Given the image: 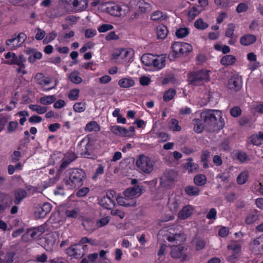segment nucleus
<instances>
[{
  "instance_id": "34",
  "label": "nucleus",
  "mask_w": 263,
  "mask_h": 263,
  "mask_svg": "<svg viewBox=\"0 0 263 263\" xmlns=\"http://www.w3.org/2000/svg\"><path fill=\"white\" fill-rule=\"evenodd\" d=\"M56 100V98L54 96H45L40 98V101L41 103L44 105L51 104Z\"/></svg>"
},
{
  "instance_id": "15",
  "label": "nucleus",
  "mask_w": 263,
  "mask_h": 263,
  "mask_svg": "<svg viewBox=\"0 0 263 263\" xmlns=\"http://www.w3.org/2000/svg\"><path fill=\"white\" fill-rule=\"evenodd\" d=\"M27 192L26 190L22 189H18L14 192V202L15 204H18L23 199L27 196Z\"/></svg>"
},
{
  "instance_id": "4",
  "label": "nucleus",
  "mask_w": 263,
  "mask_h": 263,
  "mask_svg": "<svg viewBox=\"0 0 263 263\" xmlns=\"http://www.w3.org/2000/svg\"><path fill=\"white\" fill-rule=\"evenodd\" d=\"M136 166L145 173L149 174L153 170V165L150 159L144 155H140L136 162Z\"/></svg>"
},
{
  "instance_id": "16",
  "label": "nucleus",
  "mask_w": 263,
  "mask_h": 263,
  "mask_svg": "<svg viewBox=\"0 0 263 263\" xmlns=\"http://www.w3.org/2000/svg\"><path fill=\"white\" fill-rule=\"evenodd\" d=\"M99 203L101 206L107 209H111L114 205V200L108 195L103 197Z\"/></svg>"
},
{
  "instance_id": "18",
  "label": "nucleus",
  "mask_w": 263,
  "mask_h": 263,
  "mask_svg": "<svg viewBox=\"0 0 263 263\" xmlns=\"http://www.w3.org/2000/svg\"><path fill=\"white\" fill-rule=\"evenodd\" d=\"M193 213V209L190 205H186L179 212L178 217L180 219H185Z\"/></svg>"
},
{
  "instance_id": "10",
  "label": "nucleus",
  "mask_w": 263,
  "mask_h": 263,
  "mask_svg": "<svg viewBox=\"0 0 263 263\" xmlns=\"http://www.w3.org/2000/svg\"><path fill=\"white\" fill-rule=\"evenodd\" d=\"M45 231V226L41 225L38 227L28 229L26 234L30 235L32 238H36L40 237Z\"/></svg>"
},
{
  "instance_id": "37",
  "label": "nucleus",
  "mask_w": 263,
  "mask_h": 263,
  "mask_svg": "<svg viewBox=\"0 0 263 263\" xmlns=\"http://www.w3.org/2000/svg\"><path fill=\"white\" fill-rule=\"evenodd\" d=\"M13 36L16 41V45H21L27 39L26 35L23 32H21L17 36L15 34H14Z\"/></svg>"
},
{
  "instance_id": "57",
  "label": "nucleus",
  "mask_w": 263,
  "mask_h": 263,
  "mask_svg": "<svg viewBox=\"0 0 263 263\" xmlns=\"http://www.w3.org/2000/svg\"><path fill=\"white\" fill-rule=\"evenodd\" d=\"M241 110L240 108L238 106H235L232 108L230 110L231 115L234 117H238L240 115Z\"/></svg>"
},
{
  "instance_id": "54",
  "label": "nucleus",
  "mask_w": 263,
  "mask_h": 263,
  "mask_svg": "<svg viewBox=\"0 0 263 263\" xmlns=\"http://www.w3.org/2000/svg\"><path fill=\"white\" fill-rule=\"evenodd\" d=\"M77 158L76 155L72 152H68L65 155L64 159L70 163Z\"/></svg>"
},
{
  "instance_id": "33",
  "label": "nucleus",
  "mask_w": 263,
  "mask_h": 263,
  "mask_svg": "<svg viewBox=\"0 0 263 263\" xmlns=\"http://www.w3.org/2000/svg\"><path fill=\"white\" fill-rule=\"evenodd\" d=\"M29 108L34 111H36L39 114H43L46 112L47 110V107H43L38 105L31 104L29 106Z\"/></svg>"
},
{
  "instance_id": "12",
  "label": "nucleus",
  "mask_w": 263,
  "mask_h": 263,
  "mask_svg": "<svg viewBox=\"0 0 263 263\" xmlns=\"http://www.w3.org/2000/svg\"><path fill=\"white\" fill-rule=\"evenodd\" d=\"M182 45V42H175L172 45L173 52L168 55V58L170 61H173L176 58L178 57V53L180 54Z\"/></svg>"
},
{
  "instance_id": "31",
  "label": "nucleus",
  "mask_w": 263,
  "mask_h": 263,
  "mask_svg": "<svg viewBox=\"0 0 263 263\" xmlns=\"http://www.w3.org/2000/svg\"><path fill=\"white\" fill-rule=\"evenodd\" d=\"M134 81L132 79L123 78L119 80V85L123 88H128L134 85Z\"/></svg>"
},
{
  "instance_id": "7",
  "label": "nucleus",
  "mask_w": 263,
  "mask_h": 263,
  "mask_svg": "<svg viewBox=\"0 0 263 263\" xmlns=\"http://www.w3.org/2000/svg\"><path fill=\"white\" fill-rule=\"evenodd\" d=\"M69 5H72L74 9L81 11L85 9L88 6L87 0H65Z\"/></svg>"
},
{
  "instance_id": "3",
  "label": "nucleus",
  "mask_w": 263,
  "mask_h": 263,
  "mask_svg": "<svg viewBox=\"0 0 263 263\" xmlns=\"http://www.w3.org/2000/svg\"><path fill=\"white\" fill-rule=\"evenodd\" d=\"M209 77L208 70H201L189 73L188 81L190 84L197 85L198 83L203 80H209Z\"/></svg>"
},
{
  "instance_id": "61",
  "label": "nucleus",
  "mask_w": 263,
  "mask_h": 263,
  "mask_svg": "<svg viewBox=\"0 0 263 263\" xmlns=\"http://www.w3.org/2000/svg\"><path fill=\"white\" fill-rule=\"evenodd\" d=\"M36 30L37 32L35 35V39L39 41L42 40L45 35V31L39 28H37Z\"/></svg>"
},
{
  "instance_id": "27",
  "label": "nucleus",
  "mask_w": 263,
  "mask_h": 263,
  "mask_svg": "<svg viewBox=\"0 0 263 263\" xmlns=\"http://www.w3.org/2000/svg\"><path fill=\"white\" fill-rule=\"evenodd\" d=\"M154 55L152 54H144L141 58V61L145 65L149 66L152 65Z\"/></svg>"
},
{
  "instance_id": "26",
  "label": "nucleus",
  "mask_w": 263,
  "mask_h": 263,
  "mask_svg": "<svg viewBox=\"0 0 263 263\" xmlns=\"http://www.w3.org/2000/svg\"><path fill=\"white\" fill-rule=\"evenodd\" d=\"M257 212L256 210L251 212L246 219V222L248 224H250L257 220L258 219Z\"/></svg>"
},
{
  "instance_id": "39",
  "label": "nucleus",
  "mask_w": 263,
  "mask_h": 263,
  "mask_svg": "<svg viewBox=\"0 0 263 263\" xmlns=\"http://www.w3.org/2000/svg\"><path fill=\"white\" fill-rule=\"evenodd\" d=\"M15 255V253L13 252H9L6 253L5 258L3 260L1 258L2 263H12L13 261V257Z\"/></svg>"
},
{
  "instance_id": "24",
  "label": "nucleus",
  "mask_w": 263,
  "mask_h": 263,
  "mask_svg": "<svg viewBox=\"0 0 263 263\" xmlns=\"http://www.w3.org/2000/svg\"><path fill=\"white\" fill-rule=\"evenodd\" d=\"M193 160L192 158H189L187 159L188 162L184 164V167L190 173L196 171L198 168V164L193 162Z\"/></svg>"
},
{
  "instance_id": "30",
  "label": "nucleus",
  "mask_w": 263,
  "mask_h": 263,
  "mask_svg": "<svg viewBox=\"0 0 263 263\" xmlns=\"http://www.w3.org/2000/svg\"><path fill=\"white\" fill-rule=\"evenodd\" d=\"M185 192L189 196H197L199 194L200 190L197 186L189 185L185 187Z\"/></svg>"
},
{
  "instance_id": "11",
  "label": "nucleus",
  "mask_w": 263,
  "mask_h": 263,
  "mask_svg": "<svg viewBox=\"0 0 263 263\" xmlns=\"http://www.w3.org/2000/svg\"><path fill=\"white\" fill-rule=\"evenodd\" d=\"M228 87L235 91L239 90L241 87V81L237 77H232L228 82Z\"/></svg>"
},
{
  "instance_id": "28",
  "label": "nucleus",
  "mask_w": 263,
  "mask_h": 263,
  "mask_svg": "<svg viewBox=\"0 0 263 263\" xmlns=\"http://www.w3.org/2000/svg\"><path fill=\"white\" fill-rule=\"evenodd\" d=\"M194 182L198 186H202L206 182V177L204 175L198 174L194 178Z\"/></svg>"
},
{
  "instance_id": "62",
  "label": "nucleus",
  "mask_w": 263,
  "mask_h": 263,
  "mask_svg": "<svg viewBox=\"0 0 263 263\" xmlns=\"http://www.w3.org/2000/svg\"><path fill=\"white\" fill-rule=\"evenodd\" d=\"M104 167L102 164H99L96 170L95 175L92 176V179H95L99 175L103 174L104 173Z\"/></svg>"
},
{
  "instance_id": "1",
  "label": "nucleus",
  "mask_w": 263,
  "mask_h": 263,
  "mask_svg": "<svg viewBox=\"0 0 263 263\" xmlns=\"http://www.w3.org/2000/svg\"><path fill=\"white\" fill-rule=\"evenodd\" d=\"M200 117L204 123L205 129L209 132L219 131L224 126L222 112L219 110H205L201 112Z\"/></svg>"
},
{
  "instance_id": "59",
  "label": "nucleus",
  "mask_w": 263,
  "mask_h": 263,
  "mask_svg": "<svg viewBox=\"0 0 263 263\" xmlns=\"http://www.w3.org/2000/svg\"><path fill=\"white\" fill-rule=\"evenodd\" d=\"M200 13V11L198 10L195 7H192L190 11L189 12V16L192 18H194L195 17L197 16Z\"/></svg>"
},
{
  "instance_id": "52",
  "label": "nucleus",
  "mask_w": 263,
  "mask_h": 263,
  "mask_svg": "<svg viewBox=\"0 0 263 263\" xmlns=\"http://www.w3.org/2000/svg\"><path fill=\"white\" fill-rule=\"evenodd\" d=\"M114 27L112 25L103 24L98 28V30L100 32H105L108 30H111Z\"/></svg>"
},
{
  "instance_id": "23",
  "label": "nucleus",
  "mask_w": 263,
  "mask_h": 263,
  "mask_svg": "<svg viewBox=\"0 0 263 263\" xmlns=\"http://www.w3.org/2000/svg\"><path fill=\"white\" fill-rule=\"evenodd\" d=\"M235 61L236 58L234 55H226L221 58L220 63L224 66H229L233 64Z\"/></svg>"
},
{
  "instance_id": "46",
  "label": "nucleus",
  "mask_w": 263,
  "mask_h": 263,
  "mask_svg": "<svg viewBox=\"0 0 263 263\" xmlns=\"http://www.w3.org/2000/svg\"><path fill=\"white\" fill-rule=\"evenodd\" d=\"M18 123L17 121H11L7 126V132L9 133L14 132L17 128Z\"/></svg>"
},
{
  "instance_id": "36",
  "label": "nucleus",
  "mask_w": 263,
  "mask_h": 263,
  "mask_svg": "<svg viewBox=\"0 0 263 263\" xmlns=\"http://www.w3.org/2000/svg\"><path fill=\"white\" fill-rule=\"evenodd\" d=\"M189 34V30L187 28H180L177 29L175 34L178 38H183Z\"/></svg>"
},
{
  "instance_id": "21",
  "label": "nucleus",
  "mask_w": 263,
  "mask_h": 263,
  "mask_svg": "<svg viewBox=\"0 0 263 263\" xmlns=\"http://www.w3.org/2000/svg\"><path fill=\"white\" fill-rule=\"evenodd\" d=\"M51 210V205L49 203H44L39 210L38 215L40 218L44 217Z\"/></svg>"
},
{
  "instance_id": "20",
  "label": "nucleus",
  "mask_w": 263,
  "mask_h": 263,
  "mask_svg": "<svg viewBox=\"0 0 263 263\" xmlns=\"http://www.w3.org/2000/svg\"><path fill=\"white\" fill-rule=\"evenodd\" d=\"M0 202L9 207L12 203V198L9 195L0 192Z\"/></svg>"
},
{
  "instance_id": "29",
  "label": "nucleus",
  "mask_w": 263,
  "mask_h": 263,
  "mask_svg": "<svg viewBox=\"0 0 263 263\" xmlns=\"http://www.w3.org/2000/svg\"><path fill=\"white\" fill-rule=\"evenodd\" d=\"M154 62L152 65L159 69L163 68L165 65V57H159L157 59H153Z\"/></svg>"
},
{
  "instance_id": "58",
  "label": "nucleus",
  "mask_w": 263,
  "mask_h": 263,
  "mask_svg": "<svg viewBox=\"0 0 263 263\" xmlns=\"http://www.w3.org/2000/svg\"><path fill=\"white\" fill-rule=\"evenodd\" d=\"M248 9V6L245 3L239 4L236 7V11L238 13H241L246 11Z\"/></svg>"
},
{
  "instance_id": "63",
  "label": "nucleus",
  "mask_w": 263,
  "mask_h": 263,
  "mask_svg": "<svg viewBox=\"0 0 263 263\" xmlns=\"http://www.w3.org/2000/svg\"><path fill=\"white\" fill-rule=\"evenodd\" d=\"M216 216V211L214 208H212L206 214V217L209 219H215Z\"/></svg>"
},
{
  "instance_id": "45",
  "label": "nucleus",
  "mask_w": 263,
  "mask_h": 263,
  "mask_svg": "<svg viewBox=\"0 0 263 263\" xmlns=\"http://www.w3.org/2000/svg\"><path fill=\"white\" fill-rule=\"evenodd\" d=\"M248 179V175L246 173H240L237 178V181L239 184H244Z\"/></svg>"
},
{
  "instance_id": "55",
  "label": "nucleus",
  "mask_w": 263,
  "mask_h": 263,
  "mask_svg": "<svg viewBox=\"0 0 263 263\" xmlns=\"http://www.w3.org/2000/svg\"><path fill=\"white\" fill-rule=\"evenodd\" d=\"M97 34V31L95 29H87L85 31V37L87 39H89L93 37Z\"/></svg>"
},
{
  "instance_id": "38",
  "label": "nucleus",
  "mask_w": 263,
  "mask_h": 263,
  "mask_svg": "<svg viewBox=\"0 0 263 263\" xmlns=\"http://www.w3.org/2000/svg\"><path fill=\"white\" fill-rule=\"evenodd\" d=\"M194 26L197 29L203 30L208 27V24L204 23L202 19L199 18L195 22Z\"/></svg>"
},
{
  "instance_id": "42",
  "label": "nucleus",
  "mask_w": 263,
  "mask_h": 263,
  "mask_svg": "<svg viewBox=\"0 0 263 263\" xmlns=\"http://www.w3.org/2000/svg\"><path fill=\"white\" fill-rule=\"evenodd\" d=\"M177 82V80L175 78L174 75L173 74H168L166 78H165L162 81L163 84H166L168 83H172L173 84H175Z\"/></svg>"
},
{
  "instance_id": "13",
  "label": "nucleus",
  "mask_w": 263,
  "mask_h": 263,
  "mask_svg": "<svg viewBox=\"0 0 263 263\" xmlns=\"http://www.w3.org/2000/svg\"><path fill=\"white\" fill-rule=\"evenodd\" d=\"M111 131L115 135L124 137H132L127 129L119 126H113L111 127Z\"/></svg>"
},
{
  "instance_id": "14",
  "label": "nucleus",
  "mask_w": 263,
  "mask_h": 263,
  "mask_svg": "<svg viewBox=\"0 0 263 263\" xmlns=\"http://www.w3.org/2000/svg\"><path fill=\"white\" fill-rule=\"evenodd\" d=\"M263 238L261 237H258L251 242L250 244V248L251 251L255 254H259L263 251V245L261 246V250L259 249V245L260 243V240H261Z\"/></svg>"
},
{
  "instance_id": "9",
  "label": "nucleus",
  "mask_w": 263,
  "mask_h": 263,
  "mask_svg": "<svg viewBox=\"0 0 263 263\" xmlns=\"http://www.w3.org/2000/svg\"><path fill=\"white\" fill-rule=\"evenodd\" d=\"M141 194L142 189L139 185L128 187L124 191V195L126 197H139Z\"/></svg>"
},
{
  "instance_id": "53",
  "label": "nucleus",
  "mask_w": 263,
  "mask_h": 263,
  "mask_svg": "<svg viewBox=\"0 0 263 263\" xmlns=\"http://www.w3.org/2000/svg\"><path fill=\"white\" fill-rule=\"evenodd\" d=\"M171 128L174 131H180L181 130V127L178 125V121L175 119H172L171 121Z\"/></svg>"
},
{
  "instance_id": "6",
  "label": "nucleus",
  "mask_w": 263,
  "mask_h": 263,
  "mask_svg": "<svg viewBox=\"0 0 263 263\" xmlns=\"http://www.w3.org/2000/svg\"><path fill=\"white\" fill-rule=\"evenodd\" d=\"M184 247L181 246H173L171 251V257L173 258H181V261H184L187 258V255L184 254Z\"/></svg>"
},
{
  "instance_id": "47",
  "label": "nucleus",
  "mask_w": 263,
  "mask_h": 263,
  "mask_svg": "<svg viewBox=\"0 0 263 263\" xmlns=\"http://www.w3.org/2000/svg\"><path fill=\"white\" fill-rule=\"evenodd\" d=\"M79 90L78 89H73L71 90L68 94V98L72 100H76L79 98Z\"/></svg>"
},
{
  "instance_id": "43",
  "label": "nucleus",
  "mask_w": 263,
  "mask_h": 263,
  "mask_svg": "<svg viewBox=\"0 0 263 263\" xmlns=\"http://www.w3.org/2000/svg\"><path fill=\"white\" fill-rule=\"evenodd\" d=\"M250 143L254 145H260L261 143V140L258 135H253L250 137Z\"/></svg>"
},
{
  "instance_id": "8",
  "label": "nucleus",
  "mask_w": 263,
  "mask_h": 263,
  "mask_svg": "<svg viewBox=\"0 0 263 263\" xmlns=\"http://www.w3.org/2000/svg\"><path fill=\"white\" fill-rule=\"evenodd\" d=\"M106 12L115 16L121 15L122 8L115 3H108L105 9Z\"/></svg>"
},
{
  "instance_id": "64",
  "label": "nucleus",
  "mask_w": 263,
  "mask_h": 263,
  "mask_svg": "<svg viewBox=\"0 0 263 263\" xmlns=\"http://www.w3.org/2000/svg\"><path fill=\"white\" fill-rule=\"evenodd\" d=\"M237 158L241 162H244L247 161L248 156L244 152H239L237 154Z\"/></svg>"
},
{
  "instance_id": "49",
  "label": "nucleus",
  "mask_w": 263,
  "mask_h": 263,
  "mask_svg": "<svg viewBox=\"0 0 263 263\" xmlns=\"http://www.w3.org/2000/svg\"><path fill=\"white\" fill-rule=\"evenodd\" d=\"M116 200L118 203L121 206L130 207V205H132V204H126V201H128V199L122 196L118 197Z\"/></svg>"
},
{
  "instance_id": "51",
  "label": "nucleus",
  "mask_w": 263,
  "mask_h": 263,
  "mask_svg": "<svg viewBox=\"0 0 263 263\" xmlns=\"http://www.w3.org/2000/svg\"><path fill=\"white\" fill-rule=\"evenodd\" d=\"M235 26L233 24H230L228 25V28H227L226 32L225 35L228 37H231L232 38V35L234 34Z\"/></svg>"
},
{
  "instance_id": "60",
  "label": "nucleus",
  "mask_w": 263,
  "mask_h": 263,
  "mask_svg": "<svg viewBox=\"0 0 263 263\" xmlns=\"http://www.w3.org/2000/svg\"><path fill=\"white\" fill-rule=\"evenodd\" d=\"M139 9L141 12L145 13L150 10V6L147 3H142L139 6Z\"/></svg>"
},
{
  "instance_id": "17",
  "label": "nucleus",
  "mask_w": 263,
  "mask_h": 263,
  "mask_svg": "<svg viewBox=\"0 0 263 263\" xmlns=\"http://www.w3.org/2000/svg\"><path fill=\"white\" fill-rule=\"evenodd\" d=\"M256 41V37L253 34H246L240 39V43L242 45L248 46L253 44Z\"/></svg>"
},
{
  "instance_id": "19",
  "label": "nucleus",
  "mask_w": 263,
  "mask_h": 263,
  "mask_svg": "<svg viewBox=\"0 0 263 263\" xmlns=\"http://www.w3.org/2000/svg\"><path fill=\"white\" fill-rule=\"evenodd\" d=\"M156 31L157 38L159 39H164L168 32L167 27L163 24L157 27Z\"/></svg>"
},
{
  "instance_id": "41",
  "label": "nucleus",
  "mask_w": 263,
  "mask_h": 263,
  "mask_svg": "<svg viewBox=\"0 0 263 263\" xmlns=\"http://www.w3.org/2000/svg\"><path fill=\"white\" fill-rule=\"evenodd\" d=\"M85 103L82 102H77L73 105V109L75 111L81 112L85 109Z\"/></svg>"
},
{
  "instance_id": "32",
  "label": "nucleus",
  "mask_w": 263,
  "mask_h": 263,
  "mask_svg": "<svg viewBox=\"0 0 263 263\" xmlns=\"http://www.w3.org/2000/svg\"><path fill=\"white\" fill-rule=\"evenodd\" d=\"M79 74V73L76 71L71 72L69 76V79L74 84H80L82 82V79L78 76Z\"/></svg>"
},
{
  "instance_id": "5",
  "label": "nucleus",
  "mask_w": 263,
  "mask_h": 263,
  "mask_svg": "<svg viewBox=\"0 0 263 263\" xmlns=\"http://www.w3.org/2000/svg\"><path fill=\"white\" fill-rule=\"evenodd\" d=\"M87 247V245L82 246L79 242L71 246L65 250V252L68 256L79 258L85 255V249Z\"/></svg>"
},
{
  "instance_id": "50",
  "label": "nucleus",
  "mask_w": 263,
  "mask_h": 263,
  "mask_svg": "<svg viewBox=\"0 0 263 263\" xmlns=\"http://www.w3.org/2000/svg\"><path fill=\"white\" fill-rule=\"evenodd\" d=\"M6 63L10 65H17L21 67V63L19 61L18 57L16 56L15 53L13 54L12 58L10 60H8Z\"/></svg>"
},
{
  "instance_id": "40",
  "label": "nucleus",
  "mask_w": 263,
  "mask_h": 263,
  "mask_svg": "<svg viewBox=\"0 0 263 263\" xmlns=\"http://www.w3.org/2000/svg\"><path fill=\"white\" fill-rule=\"evenodd\" d=\"M181 54H187L192 50V46L186 43H183L181 48Z\"/></svg>"
},
{
  "instance_id": "35",
  "label": "nucleus",
  "mask_w": 263,
  "mask_h": 263,
  "mask_svg": "<svg viewBox=\"0 0 263 263\" xmlns=\"http://www.w3.org/2000/svg\"><path fill=\"white\" fill-rule=\"evenodd\" d=\"M176 94V90L174 89H170L166 91L163 96V100L165 102L171 100Z\"/></svg>"
},
{
  "instance_id": "48",
  "label": "nucleus",
  "mask_w": 263,
  "mask_h": 263,
  "mask_svg": "<svg viewBox=\"0 0 263 263\" xmlns=\"http://www.w3.org/2000/svg\"><path fill=\"white\" fill-rule=\"evenodd\" d=\"M79 242L81 245L86 243H88L92 246L97 245V243L95 240L88 238L87 237H82Z\"/></svg>"
},
{
  "instance_id": "56",
  "label": "nucleus",
  "mask_w": 263,
  "mask_h": 263,
  "mask_svg": "<svg viewBox=\"0 0 263 263\" xmlns=\"http://www.w3.org/2000/svg\"><path fill=\"white\" fill-rule=\"evenodd\" d=\"M89 191V188L84 187L80 189L77 193V196L79 197H82L86 195Z\"/></svg>"
},
{
  "instance_id": "2",
  "label": "nucleus",
  "mask_w": 263,
  "mask_h": 263,
  "mask_svg": "<svg viewBox=\"0 0 263 263\" xmlns=\"http://www.w3.org/2000/svg\"><path fill=\"white\" fill-rule=\"evenodd\" d=\"M69 178L65 179V183L71 187H80L83 184L86 177L85 172L81 169L73 168L69 170Z\"/></svg>"
},
{
  "instance_id": "22",
  "label": "nucleus",
  "mask_w": 263,
  "mask_h": 263,
  "mask_svg": "<svg viewBox=\"0 0 263 263\" xmlns=\"http://www.w3.org/2000/svg\"><path fill=\"white\" fill-rule=\"evenodd\" d=\"M192 123L194 125V130L197 133H201L204 128L205 129L204 123H202L201 121L199 119H194Z\"/></svg>"
},
{
  "instance_id": "25",
  "label": "nucleus",
  "mask_w": 263,
  "mask_h": 263,
  "mask_svg": "<svg viewBox=\"0 0 263 263\" xmlns=\"http://www.w3.org/2000/svg\"><path fill=\"white\" fill-rule=\"evenodd\" d=\"M210 157V152L208 150H204L202 151L201 156V161L203 163V167L206 168L209 167L208 161Z\"/></svg>"
},
{
  "instance_id": "44",
  "label": "nucleus",
  "mask_w": 263,
  "mask_h": 263,
  "mask_svg": "<svg viewBox=\"0 0 263 263\" xmlns=\"http://www.w3.org/2000/svg\"><path fill=\"white\" fill-rule=\"evenodd\" d=\"M99 127L98 124L96 122L92 121L88 123L85 128V130H87L89 132H91L93 130L96 131L97 129Z\"/></svg>"
}]
</instances>
